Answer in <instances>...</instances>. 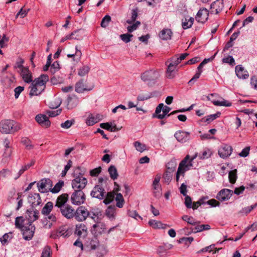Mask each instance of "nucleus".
<instances>
[{
	"label": "nucleus",
	"mask_w": 257,
	"mask_h": 257,
	"mask_svg": "<svg viewBox=\"0 0 257 257\" xmlns=\"http://www.w3.org/2000/svg\"><path fill=\"white\" fill-rule=\"evenodd\" d=\"M22 128V125L14 120L3 119L0 121V132L4 134H13Z\"/></svg>",
	"instance_id": "obj_1"
},
{
	"label": "nucleus",
	"mask_w": 257,
	"mask_h": 257,
	"mask_svg": "<svg viewBox=\"0 0 257 257\" xmlns=\"http://www.w3.org/2000/svg\"><path fill=\"white\" fill-rule=\"evenodd\" d=\"M197 156V153H195L192 157H191V158H190L189 155H187L184 159L181 161L179 165L176 175V179L177 182L179 181L180 175L183 176L186 171L193 168L194 166L192 162Z\"/></svg>",
	"instance_id": "obj_2"
},
{
	"label": "nucleus",
	"mask_w": 257,
	"mask_h": 257,
	"mask_svg": "<svg viewBox=\"0 0 257 257\" xmlns=\"http://www.w3.org/2000/svg\"><path fill=\"white\" fill-rule=\"evenodd\" d=\"M87 184V180L81 173L76 176L72 181V187L74 190H82Z\"/></svg>",
	"instance_id": "obj_3"
},
{
	"label": "nucleus",
	"mask_w": 257,
	"mask_h": 257,
	"mask_svg": "<svg viewBox=\"0 0 257 257\" xmlns=\"http://www.w3.org/2000/svg\"><path fill=\"white\" fill-rule=\"evenodd\" d=\"M71 196V202L75 205L83 204L85 201V195L82 190H74Z\"/></svg>",
	"instance_id": "obj_4"
},
{
	"label": "nucleus",
	"mask_w": 257,
	"mask_h": 257,
	"mask_svg": "<svg viewBox=\"0 0 257 257\" xmlns=\"http://www.w3.org/2000/svg\"><path fill=\"white\" fill-rule=\"evenodd\" d=\"M37 185L39 191L45 193L50 191L51 187H53V182L49 178L43 179L39 181Z\"/></svg>",
	"instance_id": "obj_5"
},
{
	"label": "nucleus",
	"mask_w": 257,
	"mask_h": 257,
	"mask_svg": "<svg viewBox=\"0 0 257 257\" xmlns=\"http://www.w3.org/2000/svg\"><path fill=\"white\" fill-rule=\"evenodd\" d=\"M89 211L83 206L78 207L75 210V219L79 222L85 221L89 216Z\"/></svg>",
	"instance_id": "obj_6"
},
{
	"label": "nucleus",
	"mask_w": 257,
	"mask_h": 257,
	"mask_svg": "<svg viewBox=\"0 0 257 257\" xmlns=\"http://www.w3.org/2000/svg\"><path fill=\"white\" fill-rule=\"evenodd\" d=\"M170 110V107L164 105L163 103H160L156 107L155 113L153 115V117L162 119Z\"/></svg>",
	"instance_id": "obj_7"
},
{
	"label": "nucleus",
	"mask_w": 257,
	"mask_h": 257,
	"mask_svg": "<svg viewBox=\"0 0 257 257\" xmlns=\"http://www.w3.org/2000/svg\"><path fill=\"white\" fill-rule=\"evenodd\" d=\"M175 167L173 162H170L166 165L167 170L163 176L165 183L169 184L171 181Z\"/></svg>",
	"instance_id": "obj_8"
},
{
	"label": "nucleus",
	"mask_w": 257,
	"mask_h": 257,
	"mask_svg": "<svg viewBox=\"0 0 257 257\" xmlns=\"http://www.w3.org/2000/svg\"><path fill=\"white\" fill-rule=\"evenodd\" d=\"M26 227L21 230L23 238L26 240H30L34 236L35 226L31 223H27Z\"/></svg>",
	"instance_id": "obj_9"
},
{
	"label": "nucleus",
	"mask_w": 257,
	"mask_h": 257,
	"mask_svg": "<svg viewBox=\"0 0 257 257\" xmlns=\"http://www.w3.org/2000/svg\"><path fill=\"white\" fill-rule=\"evenodd\" d=\"M90 195L93 198L102 200L105 196V191L101 185H97L92 189Z\"/></svg>",
	"instance_id": "obj_10"
},
{
	"label": "nucleus",
	"mask_w": 257,
	"mask_h": 257,
	"mask_svg": "<svg viewBox=\"0 0 257 257\" xmlns=\"http://www.w3.org/2000/svg\"><path fill=\"white\" fill-rule=\"evenodd\" d=\"M159 76L157 71L154 69L147 70L142 74L141 79L144 81H151L157 79Z\"/></svg>",
	"instance_id": "obj_11"
},
{
	"label": "nucleus",
	"mask_w": 257,
	"mask_h": 257,
	"mask_svg": "<svg viewBox=\"0 0 257 257\" xmlns=\"http://www.w3.org/2000/svg\"><path fill=\"white\" fill-rule=\"evenodd\" d=\"M233 191L229 189H222L216 195V199L221 202L228 200L232 196Z\"/></svg>",
	"instance_id": "obj_12"
},
{
	"label": "nucleus",
	"mask_w": 257,
	"mask_h": 257,
	"mask_svg": "<svg viewBox=\"0 0 257 257\" xmlns=\"http://www.w3.org/2000/svg\"><path fill=\"white\" fill-rule=\"evenodd\" d=\"M232 152V148L227 144H223L219 148L218 154L220 157L226 159L229 157Z\"/></svg>",
	"instance_id": "obj_13"
},
{
	"label": "nucleus",
	"mask_w": 257,
	"mask_h": 257,
	"mask_svg": "<svg viewBox=\"0 0 257 257\" xmlns=\"http://www.w3.org/2000/svg\"><path fill=\"white\" fill-rule=\"evenodd\" d=\"M60 210L62 216L67 219H72L75 216V209L70 205L62 207Z\"/></svg>",
	"instance_id": "obj_14"
},
{
	"label": "nucleus",
	"mask_w": 257,
	"mask_h": 257,
	"mask_svg": "<svg viewBox=\"0 0 257 257\" xmlns=\"http://www.w3.org/2000/svg\"><path fill=\"white\" fill-rule=\"evenodd\" d=\"M209 12L206 8L200 9L198 12L195 19L199 23H204L208 19Z\"/></svg>",
	"instance_id": "obj_15"
},
{
	"label": "nucleus",
	"mask_w": 257,
	"mask_h": 257,
	"mask_svg": "<svg viewBox=\"0 0 257 257\" xmlns=\"http://www.w3.org/2000/svg\"><path fill=\"white\" fill-rule=\"evenodd\" d=\"M224 7L223 3L222 0H217L213 2L210 5L211 11L212 14H218L222 10Z\"/></svg>",
	"instance_id": "obj_16"
},
{
	"label": "nucleus",
	"mask_w": 257,
	"mask_h": 257,
	"mask_svg": "<svg viewBox=\"0 0 257 257\" xmlns=\"http://www.w3.org/2000/svg\"><path fill=\"white\" fill-rule=\"evenodd\" d=\"M19 73L24 81L27 83H30L33 81V75L28 67H27L19 71Z\"/></svg>",
	"instance_id": "obj_17"
},
{
	"label": "nucleus",
	"mask_w": 257,
	"mask_h": 257,
	"mask_svg": "<svg viewBox=\"0 0 257 257\" xmlns=\"http://www.w3.org/2000/svg\"><path fill=\"white\" fill-rule=\"evenodd\" d=\"M174 137L178 142L183 143L190 140V133L187 132L179 131L175 133Z\"/></svg>",
	"instance_id": "obj_18"
},
{
	"label": "nucleus",
	"mask_w": 257,
	"mask_h": 257,
	"mask_svg": "<svg viewBox=\"0 0 257 257\" xmlns=\"http://www.w3.org/2000/svg\"><path fill=\"white\" fill-rule=\"evenodd\" d=\"M28 202L32 207H36L40 205L42 200L39 193H31L28 197Z\"/></svg>",
	"instance_id": "obj_19"
},
{
	"label": "nucleus",
	"mask_w": 257,
	"mask_h": 257,
	"mask_svg": "<svg viewBox=\"0 0 257 257\" xmlns=\"http://www.w3.org/2000/svg\"><path fill=\"white\" fill-rule=\"evenodd\" d=\"M105 229V225L100 222H97L93 225L91 228V232L94 236L102 234Z\"/></svg>",
	"instance_id": "obj_20"
},
{
	"label": "nucleus",
	"mask_w": 257,
	"mask_h": 257,
	"mask_svg": "<svg viewBox=\"0 0 257 257\" xmlns=\"http://www.w3.org/2000/svg\"><path fill=\"white\" fill-rule=\"evenodd\" d=\"M36 121L43 126L48 127L50 126L51 122L48 117L45 114H39L35 117Z\"/></svg>",
	"instance_id": "obj_21"
},
{
	"label": "nucleus",
	"mask_w": 257,
	"mask_h": 257,
	"mask_svg": "<svg viewBox=\"0 0 257 257\" xmlns=\"http://www.w3.org/2000/svg\"><path fill=\"white\" fill-rule=\"evenodd\" d=\"M48 76L47 75L42 74L38 78L35 79L34 81H32V82L44 90L46 87V84L48 81Z\"/></svg>",
	"instance_id": "obj_22"
},
{
	"label": "nucleus",
	"mask_w": 257,
	"mask_h": 257,
	"mask_svg": "<svg viewBox=\"0 0 257 257\" xmlns=\"http://www.w3.org/2000/svg\"><path fill=\"white\" fill-rule=\"evenodd\" d=\"M102 119L103 115L100 114H91L86 120V123L89 126H92Z\"/></svg>",
	"instance_id": "obj_23"
},
{
	"label": "nucleus",
	"mask_w": 257,
	"mask_h": 257,
	"mask_svg": "<svg viewBox=\"0 0 257 257\" xmlns=\"http://www.w3.org/2000/svg\"><path fill=\"white\" fill-rule=\"evenodd\" d=\"M68 200V195L67 194H62L59 196L56 201L55 207H57L59 209L66 206V204Z\"/></svg>",
	"instance_id": "obj_24"
},
{
	"label": "nucleus",
	"mask_w": 257,
	"mask_h": 257,
	"mask_svg": "<svg viewBox=\"0 0 257 257\" xmlns=\"http://www.w3.org/2000/svg\"><path fill=\"white\" fill-rule=\"evenodd\" d=\"M173 247V245L169 243H166L158 247L157 249V253L160 257H165L168 251Z\"/></svg>",
	"instance_id": "obj_25"
},
{
	"label": "nucleus",
	"mask_w": 257,
	"mask_h": 257,
	"mask_svg": "<svg viewBox=\"0 0 257 257\" xmlns=\"http://www.w3.org/2000/svg\"><path fill=\"white\" fill-rule=\"evenodd\" d=\"M235 73L239 79H246L249 77L248 72L241 65H237L235 67Z\"/></svg>",
	"instance_id": "obj_26"
},
{
	"label": "nucleus",
	"mask_w": 257,
	"mask_h": 257,
	"mask_svg": "<svg viewBox=\"0 0 257 257\" xmlns=\"http://www.w3.org/2000/svg\"><path fill=\"white\" fill-rule=\"evenodd\" d=\"M39 212L36 209L27 210V216L28 223H31L39 218Z\"/></svg>",
	"instance_id": "obj_27"
},
{
	"label": "nucleus",
	"mask_w": 257,
	"mask_h": 257,
	"mask_svg": "<svg viewBox=\"0 0 257 257\" xmlns=\"http://www.w3.org/2000/svg\"><path fill=\"white\" fill-rule=\"evenodd\" d=\"M79 102V99L76 96H69L67 100V108L68 109H72L77 106Z\"/></svg>",
	"instance_id": "obj_28"
},
{
	"label": "nucleus",
	"mask_w": 257,
	"mask_h": 257,
	"mask_svg": "<svg viewBox=\"0 0 257 257\" xmlns=\"http://www.w3.org/2000/svg\"><path fill=\"white\" fill-rule=\"evenodd\" d=\"M28 221L23 216H18L16 218L15 225L16 228L21 230L27 225Z\"/></svg>",
	"instance_id": "obj_29"
},
{
	"label": "nucleus",
	"mask_w": 257,
	"mask_h": 257,
	"mask_svg": "<svg viewBox=\"0 0 257 257\" xmlns=\"http://www.w3.org/2000/svg\"><path fill=\"white\" fill-rule=\"evenodd\" d=\"M31 89L29 95L30 96L38 95L40 94L44 90L40 87L38 86L37 85L32 82V83L30 86Z\"/></svg>",
	"instance_id": "obj_30"
},
{
	"label": "nucleus",
	"mask_w": 257,
	"mask_h": 257,
	"mask_svg": "<svg viewBox=\"0 0 257 257\" xmlns=\"http://www.w3.org/2000/svg\"><path fill=\"white\" fill-rule=\"evenodd\" d=\"M100 126L103 129L106 130L111 132L118 131L119 128L116 127V125L114 123V121L106 123H101L100 124Z\"/></svg>",
	"instance_id": "obj_31"
},
{
	"label": "nucleus",
	"mask_w": 257,
	"mask_h": 257,
	"mask_svg": "<svg viewBox=\"0 0 257 257\" xmlns=\"http://www.w3.org/2000/svg\"><path fill=\"white\" fill-rule=\"evenodd\" d=\"M177 70L173 64H169L167 66L166 72V77L168 79H173L175 77Z\"/></svg>",
	"instance_id": "obj_32"
},
{
	"label": "nucleus",
	"mask_w": 257,
	"mask_h": 257,
	"mask_svg": "<svg viewBox=\"0 0 257 257\" xmlns=\"http://www.w3.org/2000/svg\"><path fill=\"white\" fill-rule=\"evenodd\" d=\"M87 228L84 224H79L76 226L75 233L79 237H84L86 235Z\"/></svg>",
	"instance_id": "obj_33"
},
{
	"label": "nucleus",
	"mask_w": 257,
	"mask_h": 257,
	"mask_svg": "<svg viewBox=\"0 0 257 257\" xmlns=\"http://www.w3.org/2000/svg\"><path fill=\"white\" fill-rule=\"evenodd\" d=\"M172 32L169 29H163L159 34L160 38L163 40H168L171 39Z\"/></svg>",
	"instance_id": "obj_34"
},
{
	"label": "nucleus",
	"mask_w": 257,
	"mask_h": 257,
	"mask_svg": "<svg viewBox=\"0 0 257 257\" xmlns=\"http://www.w3.org/2000/svg\"><path fill=\"white\" fill-rule=\"evenodd\" d=\"M53 207L54 204L52 202H48L42 208V214L44 215H49L52 211Z\"/></svg>",
	"instance_id": "obj_35"
},
{
	"label": "nucleus",
	"mask_w": 257,
	"mask_h": 257,
	"mask_svg": "<svg viewBox=\"0 0 257 257\" xmlns=\"http://www.w3.org/2000/svg\"><path fill=\"white\" fill-rule=\"evenodd\" d=\"M115 213V207L109 206L105 210L106 216L111 220L114 219Z\"/></svg>",
	"instance_id": "obj_36"
},
{
	"label": "nucleus",
	"mask_w": 257,
	"mask_h": 257,
	"mask_svg": "<svg viewBox=\"0 0 257 257\" xmlns=\"http://www.w3.org/2000/svg\"><path fill=\"white\" fill-rule=\"evenodd\" d=\"M221 114L220 112H217L216 113L210 115H208L202 118V121L209 123L216 118L219 117Z\"/></svg>",
	"instance_id": "obj_37"
},
{
	"label": "nucleus",
	"mask_w": 257,
	"mask_h": 257,
	"mask_svg": "<svg viewBox=\"0 0 257 257\" xmlns=\"http://www.w3.org/2000/svg\"><path fill=\"white\" fill-rule=\"evenodd\" d=\"M153 193L156 198H160L162 196V187L161 184H152Z\"/></svg>",
	"instance_id": "obj_38"
},
{
	"label": "nucleus",
	"mask_w": 257,
	"mask_h": 257,
	"mask_svg": "<svg viewBox=\"0 0 257 257\" xmlns=\"http://www.w3.org/2000/svg\"><path fill=\"white\" fill-rule=\"evenodd\" d=\"M91 89V88L87 89L85 87L83 80L79 81L75 85V91L78 93H82L85 90H90Z\"/></svg>",
	"instance_id": "obj_39"
},
{
	"label": "nucleus",
	"mask_w": 257,
	"mask_h": 257,
	"mask_svg": "<svg viewBox=\"0 0 257 257\" xmlns=\"http://www.w3.org/2000/svg\"><path fill=\"white\" fill-rule=\"evenodd\" d=\"M212 102L215 106H223L229 107V106H231V105H232V103L230 102H229L223 98H222L221 99V100H213L212 101Z\"/></svg>",
	"instance_id": "obj_40"
},
{
	"label": "nucleus",
	"mask_w": 257,
	"mask_h": 257,
	"mask_svg": "<svg viewBox=\"0 0 257 257\" xmlns=\"http://www.w3.org/2000/svg\"><path fill=\"white\" fill-rule=\"evenodd\" d=\"M64 184V183L63 181H59L55 184L54 187H51L50 192L53 194L58 193L61 190Z\"/></svg>",
	"instance_id": "obj_41"
},
{
	"label": "nucleus",
	"mask_w": 257,
	"mask_h": 257,
	"mask_svg": "<svg viewBox=\"0 0 257 257\" xmlns=\"http://www.w3.org/2000/svg\"><path fill=\"white\" fill-rule=\"evenodd\" d=\"M194 22V18L190 17L188 19L185 18V20L182 22V25L184 29H187L190 28Z\"/></svg>",
	"instance_id": "obj_42"
},
{
	"label": "nucleus",
	"mask_w": 257,
	"mask_h": 257,
	"mask_svg": "<svg viewBox=\"0 0 257 257\" xmlns=\"http://www.w3.org/2000/svg\"><path fill=\"white\" fill-rule=\"evenodd\" d=\"M79 31V30H76L72 33H71V34L68 35L62 38L61 40V42L63 43L66 40H71V39H75V40H80V37H74L75 34L77 33Z\"/></svg>",
	"instance_id": "obj_43"
},
{
	"label": "nucleus",
	"mask_w": 257,
	"mask_h": 257,
	"mask_svg": "<svg viewBox=\"0 0 257 257\" xmlns=\"http://www.w3.org/2000/svg\"><path fill=\"white\" fill-rule=\"evenodd\" d=\"M210 226L208 224H201L196 226L194 228L192 229V231L194 232H198L203 230H209Z\"/></svg>",
	"instance_id": "obj_44"
},
{
	"label": "nucleus",
	"mask_w": 257,
	"mask_h": 257,
	"mask_svg": "<svg viewBox=\"0 0 257 257\" xmlns=\"http://www.w3.org/2000/svg\"><path fill=\"white\" fill-rule=\"evenodd\" d=\"M108 171L112 179L115 180L117 178L118 173L117 170L114 166H110L108 168Z\"/></svg>",
	"instance_id": "obj_45"
},
{
	"label": "nucleus",
	"mask_w": 257,
	"mask_h": 257,
	"mask_svg": "<svg viewBox=\"0 0 257 257\" xmlns=\"http://www.w3.org/2000/svg\"><path fill=\"white\" fill-rule=\"evenodd\" d=\"M114 198V194L113 193L105 192V196L103 202L106 205L109 204L113 200Z\"/></svg>",
	"instance_id": "obj_46"
},
{
	"label": "nucleus",
	"mask_w": 257,
	"mask_h": 257,
	"mask_svg": "<svg viewBox=\"0 0 257 257\" xmlns=\"http://www.w3.org/2000/svg\"><path fill=\"white\" fill-rule=\"evenodd\" d=\"M115 201H116V206L118 208H122L123 206L124 199L121 193H117L116 195Z\"/></svg>",
	"instance_id": "obj_47"
},
{
	"label": "nucleus",
	"mask_w": 257,
	"mask_h": 257,
	"mask_svg": "<svg viewBox=\"0 0 257 257\" xmlns=\"http://www.w3.org/2000/svg\"><path fill=\"white\" fill-rule=\"evenodd\" d=\"M211 152L209 149H206L202 153H199L198 157L200 159H206L209 158L211 155Z\"/></svg>",
	"instance_id": "obj_48"
},
{
	"label": "nucleus",
	"mask_w": 257,
	"mask_h": 257,
	"mask_svg": "<svg viewBox=\"0 0 257 257\" xmlns=\"http://www.w3.org/2000/svg\"><path fill=\"white\" fill-rule=\"evenodd\" d=\"M182 219L184 221L187 222L188 224L191 225H196L198 223L197 221L192 216H189L188 215H183L182 217Z\"/></svg>",
	"instance_id": "obj_49"
},
{
	"label": "nucleus",
	"mask_w": 257,
	"mask_h": 257,
	"mask_svg": "<svg viewBox=\"0 0 257 257\" xmlns=\"http://www.w3.org/2000/svg\"><path fill=\"white\" fill-rule=\"evenodd\" d=\"M136 149L140 152H143L147 149L146 145L140 143L139 141L135 142L134 144Z\"/></svg>",
	"instance_id": "obj_50"
},
{
	"label": "nucleus",
	"mask_w": 257,
	"mask_h": 257,
	"mask_svg": "<svg viewBox=\"0 0 257 257\" xmlns=\"http://www.w3.org/2000/svg\"><path fill=\"white\" fill-rule=\"evenodd\" d=\"M99 245V241L97 238L94 237L91 239L88 246H89L92 249H95Z\"/></svg>",
	"instance_id": "obj_51"
},
{
	"label": "nucleus",
	"mask_w": 257,
	"mask_h": 257,
	"mask_svg": "<svg viewBox=\"0 0 257 257\" xmlns=\"http://www.w3.org/2000/svg\"><path fill=\"white\" fill-rule=\"evenodd\" d=\"M35 163V162L34 161H32L29 164H28L22 167V168L20 170L19 172H18V176L17 178H19L20 176L22 175V174L27 170H28L29 168H30L31 166L34 165Z\"/></svg>",
	"instance_id": "obj_52"
},
{
	"label": "nucleus",
	"mask_w": 257,
	"mask_h": 257,
	"mask_svg": "<svg viewBox=\"0 0 257 257\" xmlns=\"http://www.w3.org/2000/svg\"><path fill=\"white\" fill-rule=\"evenodd\" d=\"M60 65L59 64V62L56 61H55L51 66L50 67V72L52 74H55L56 72L58 71V70L60 69Z\"/></svg>",
	"instance_id": "obj_53"
},
{
	"label": "nucleus",
	"mask_w": 257,
	"mask_h": 257,
	"mask_svg": "<svg viewBox=\"0 0 257 257\" xmlns=\"http://www.w3.org/2000/svg\"><path fill=\"white\" fill-rule=\"evenodd\" d=\"M89 70V67L87 66H84L79 69L78 71V75L80 76H84L88 73Z\"/></svg>",
	"instance_id": "obj_54"
},
{
	"label": "nucleus",
	"mask_w": 257,
	"mask_h": 257,
	"mask_svg": "<svg viewBox=\"0 0 257 257\" xmlns=\"http://www.w3.org/2000/svg\"><path fill=\"white\" fill-rule=\"evenodd\" d=\"M149 224L155 228H160L163 227V224L161 222L157 221L155 220H150L149 221Z\"/></svg>",
	"instance_id": "obj_55"
},
{
	"label": "nucleus",
	"mask_w": 257,
	"mask_h": 257,
	"mask_svg": "<svg viewBox=\"0 0 257 257\" xmlns=\"http://www.w3.org/2000/svg\"><path fill=\"white\" fill-rule=\"evenodd\" d=\"M52 251L51 248L49 246H46L43 249L41 257H51Z\"/></svg>",
	"instance_id": "obj_56"
},
{
	"label": "nucleus",
	"mask_w": 257,
	"mask_h": 257,
	"mask_svg": "<svg viewBox=\"0 0 257 257\" xmlns=\"http://www.w3.org/2000/svg\"><path fill=\"white\" fill-rule=\"evenodd\" d=\"M133 35L126 33L120 35V38L122 41H123L125 43H127L131 41V38L133 37Z\"/></svg>",
	"instance_id": "obj_57"
},
{
	"label": "nucleus",
	"mask_w": 257,
	"mask_h": 257,
	"mask_svg": "<svg viewBox=\"0 0 257 257\" xmlns=\"http://www.w3.org/2000/svg\"><path fill=\"white\" fill-rule=\"evenodd\" d=\"M110 20V17L108 15H106L103 18L101 21V26L103 28H106L108 25V23Z\"/></svg>",
	"instance_id": "obj_58"
},
{
	"label": "nucleus",
	"mask_w": 257,
	"mask_h": 257,
	"mask_svg": "<svg viewBox=\"0 0 257 257\" xmlns=\"http://www.w3.org/2000/svg\"><path fill=\"white\" fill-rule=\"evenodd\" d=\"M138 11L137 9H133L132 10L131 20L127 21V23L128 24H131L133 22H134L136 21V20L138 17Z\"/></svg>",
	"instance_id": "obj_59"
},
{
	"label": "nucleus",
	"mask_w": 257,
	"mask_h": 257,
	"mask_svg": "<svg viewBox=\"0 0 257 257\" xmlns=\"http://www.w3.org/2000/svg\"><path fill=\"white\" fill-rule=\"evenodd\" d=\"M74 123V120L73 119L72 120H67L65 121L64 122H62L61 124V127L63 128H65V129H67V128H70L73 125V124Z\"/></svg>",
	"instance_id": "obj_60"
},
{
	"label": "nucleus",
	"mask_w": 257,
	"mask_h": 257,
	"mask_svg": "<svg viewBox=\"0 0 257 257\" xmlns=\"http://www.w3.org/2000/svg\"><path fill=\"white\" fill-rule=\"evenodd\" d=\"M223 63H228L231 65H235V61L234 58L231 56H228L222 59Z\"/></svg>",
	"instance_id": "obj_61"
},
{
	"label": "nucleus",
	"mask_w": 257,
	"mask_h": 257,
	"mask_svg": "<svg viewBox=\"0 0 257 257\" xmlns=\"http://www.w3.org/2000/svg\"><path fill=\"white\" fill-rule=\"evenodd\" d=\"M140 24L141 23L139 21H137L132 25L128 26L127 28V31L130 33L133 32L138 28Z\"/></svg>",
	"instance_id": "obj_62"
},
{
	"label": "nucleus",
	"mask_w": 257,
	"mask_h": 257,
	"mask_svg": "<svg viewBox=\"0 0 257 257\" xmlns=\"http://www.w3.org/2000/svg\"><path fill=\"white\" fill-rule=\"evenodd\" d=\"M11 174V172L8 169H3L0 171V178H6Z\"/></svg>",
	"instance_id": "obj_63"
},
{
	"label": "nucleus",
	"mask_w": 257,
	"mask_h": 257,
	"mask_svg": "<svg viewBox=\"0 0 257 257\" xmlns=\"http://www.w3.org/2000/svg\"><path fill=\"white\" fill-rule=\"evenodd\" d=\"M250 85L252 88L257 90V76L254 75L250 78Z\"/></svg>",
	"instance_id": "obj_64"
}]
</instances>
